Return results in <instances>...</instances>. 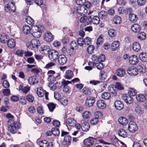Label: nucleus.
<instances>
[{"instance_id": "f257e3e1", "label": "nucleus", "mask_w": 147, "mask_h": 147, "mask_svg": "<svg viewBox=\"0 0 147 147\" xmlns=\"http://www.w3.org/2000/svg\"><path fill=\"white\" fill-rule=\"evenodd\" d=\"M6 117L9 119L7 122L8 131L12 134L16 133L17 130L20 128V123L17 121H14L13 120L14 116L10 113L7 114Z\"/></svg>"}, {"instance_id": "a19ab883", "label": "nucleus", "mask_w": 147, "mask_h": 147, "mask_svg": "<svg viewBox=\"0 0 147 147\" xmlns=\"http://www.w3.org/2000/svg\"><path fill=\"white\" fill-rule=\"evenodd\" d=\"M69 47L72 50L76 49H78V44L75 41H71L70 43Z\"/></svg>"}, {"instance_id": "0e129e2a", "label": "nucleus", "mask_w": 147, "mask_h": 147, "mask_svg": "<svg viewBox=\"0 0 147 147\" xmlns=\"http://www.w3.org/2000/svg\"><path fill=\"white\" fill-rule=\"evenodd\" d=\"M2 85L6 88H7L9 87L10 84L6 80H3Z\"/></svg>"}, {"instance_id": "c03bdc74", "label": "nucleus", "mask_w": 147, "mask_h": 147, "mask_svg": "<svg viewBox=\"0 0 147 147\" xmlns=\"http://www.w3.org/2000/svg\"><path fill=\"white\" fill-rule=\"evenodd\" d=\"M82 91L83 93L86 95H89L91 94L90 89L88 87H84Z\"/></svg>"}, {"instance_id": "e2e57ef3", "label": "nucleus", "mask_w": 147, "mask_h": 147, "mask_svg": "<svg viewBox=\"0 0 147 147\" xmlns=\"http://www.w3.org/2000/svg\"><path fill=\"white\" fill-rule=\"evenodd\" d=\"M105 59V55L101 54L98 57V61L101 62H103Z\"/></svg>"}, {"instance_id": "bb28decb", "label": "nucleus", "mask_w": 147, "mask_h": 147, "mask_svg": "<svg viewBox=\"0 0 147 147\" xmlns=\"http://www.w3.org/2000/svg\"><path fill=\"white\" fill-rule=\"evenodd\" d=\"M145 97V95L142 94H137L136 96L137 100L140 102H144L146 101Z\"/></svg>"}, {"instance_id": "4468645a", "label": "nucleus", "mask_w": 147, "mask_h": 147, "mask_svg": "<svg viewBox=\"0 0 147 147\" xmlns=\"http://www.w3.org/2000/svg\"><path fill=\"white\" fill-rule=\"evenodd\" d=\"M54 36L51 32H47L45 33L44 36V38L47 42H50L53 40Z\"/></svg>"}, {"instance_id": "473e14b6", "label": "nucleus", "mask_w": 147, "mask_h": 147, "mask_svg": "<svg viewBox=\"0 0 147 147\" xmlns=\"http://www.w3.org/2000/svg\"><path fill=\"white\" fill-rule=\"evenodd\" d=\"M45 91L42 88L39 87L37 89V93L39 97H42L44 96Z\"/></svg>"}, {"instance_id": "e433bc0d", "label": "nucleus", "mask_w": 147, "mask_h": 147, "mask_svg": "<svg viewBox=\"0 0 147 147\" xmlns=\"http://www.w3.org/2000/svg\"><path fill=\"white\" fill-rule=\"evenodd\" d=\"M119 43L118 41H114L111 44V49L112 51H115L119 46Z\"/></svg>"}, {"instance_id": "5701e85b", "label": "nucleus", "mask_w": 147, "mask_h": 147, "mask_svg": "<svg viewBox=\"0 0 147 147\" xmlns=\"http://www.w3.org/2000/svg\"><path fill=\"white\" fill-rule=\"evenodd\" d=\"M23 31L26 35L31 33V28H30L28 25H25L23 27Z\"/></svg>"}, {"instance_id": "774afa93", "label": "nucleus", "mask_w": 147, "mask_h": 147, "mask_svg": "<svg viewBox=\"0 0 147 147\" xmlns=\"http://www.w3.org/2000/svg\"><path fill=\"white\" fill-rule=\"evenodd\" d=\"M60 101L61 104L63 105H66L68 103V100L65 98H61L60 99Z\"/></svg>"}, {"instance_id": "4c0bfd02", "label": "nucleus", "mask_w": 147, "mask_h": 147, "mask_svg": "<svg viewBox=\"0 0 147 147\" xmlns=\"http://www.w3.org/2000/svg\"><path fill=\"white\" fill-rule=\"evenodd\" d=\"M67 122L69 126H74L76 125V121L73 118H69L67 120Z\"/></svg>"}, {"instance_id": "6ab92c4d", "label": "nucleus", "mask_w": 147, "mask_h": 147, "mask_svg": "<svg viewBox=\"0 0 147 147\" xmlns=\"http://www.w3.org/2000/svg\"><path fill=\"white\" fill-rule=\"evenodd\" d=\"M94 138L89 137V138L85 139L84 141V144L86 146H90L92 145L94 142Z\"/></svg>"}, {"instance_id": "de8ad7c7", "label": "nucleus", "mask_w": 147, "mask_h": 147, "mask_svg": "<svg viewBox=\"0 0 147 147\" xmlns=\"http://www.w3.org/2000/svg\"><path fill=\"white\" fill-rule=\"evenodd\" d=\"M53 134L55 136H58L60 134V131L59 129L56 127L52 128Z\"/></svg>"}, {"instance_id": "a211bd4d", "label": "nucleus", "mask_w": 147, "mask_h": 147, "mask_svg": "<svg viewBox=\"0 0 147 147\" xmlns=\"http://www.w3.org/2000/svg\"><path fill=\"white\" fill-rule=\"evenodd\" d=\"M71 82L67 80L63 82L64 85L63 86V90L64 92L67 93L70 90V88L67 85L69 84H71Z\"/></svg>"}, {"instance_id": "37998d69", "label": "nucleus", "mask_w": 147, "mask_h": 147, "mask_svg": "<svg viewBox=\"0 0 147 147\" xmlns=\"http://www.w3.org/2000/svg\"><path fill=\"white\" fill-rule=\"evenodd\" d=\"M108 34L110 37H114L116 36V32L115 29H111L109 30Z\"/></svg>"}, {"instance_id": "9d476101", "label": "nucleus", "mask_w": 147, "mask_h": 147, "mask_svg": "<svg viewBox=\"0 0 147 147\" xmlns=\"http://www.w3.org/2000/svg\"><path fill=\"white\" fill-rule=\"evenodd\" d=\"M95 101L94 97H89L86 99L85 104L87 107H91L93 105Z\"/></svg>"}, {"instance_id": "3c124183", "label": "nucleus", "mask_w": 147, "mask_h": 147, "mask_svg": "<svg viewBox=\"0 0 147 147\" xmlns=\"http://www.w3.org/2000/svg\"><path fill=\"white\" fill-rule=\"evenodd\" d=\"M94 115L95 116L94 118L98 119H101L103 116V115L102 112L99 111L95 112L94 113Z\"/></svg>"}, {"instance_id": "864d4df0", "label": "nucleus", "mask_w": 147, "mask_h": 147, "mask_svg": "<svg viewBox=\"0 0 147 147\" xmlns=\"http://www.w3.org/2000/svg\"><path fill=\"white\" fill-rule=\"evenodd\" d=\"M25 21L30 25L33 24L34 21L33 20L30 16H28L26 17L25 19Z\"/></svg>"}, {"instance_id": "680f3d73", "label": "nucleus", "mask_w": 147, "mask_h": 147, "mask_svg": "<svg viewBox=\"0 0 147 147\" xmlns=\"http://www.w3.org/2000/svg\"><path fill=\"white\" fill-rule=\"evenodd\" d=\"M26 98L30 102H32L34 100V97L31 94H28L26 96Z\"/></svg>"}, {"instance_id": "7c9ffc66", "label": "nucleus", "mask_w": 147, "mask_h": 147, "mask_svg": "<svg viewBox=\"0 0 147 147\" xmlns=\"http://www.w3.org/2000/svg\"><path fill=\"white\" fill-rule=\"evenodd\" d=\"M82 129L84 131H87L90 128L89 123L86 122H85L82 124Z\"/></svg>"}, {"instance_id": "603ef678", "label": "nucleus", "mask_w": 147, "mask_h": 147, "mask_svg": "<svg viewBox=\"0 0 147 147\" xmlns=\"http://www.w3.org/2000/svg\"><path fill=\"white\" fill-rule=\"evenodd\" d=\"M91 41H92L91 39L88 37H86L83 40L84 44L87 45H89L91 43Z\"/></svg>"}, {"instance_id": "393cba45", "label": "nucleus", "mask_w": 147, "mask_h": 147, "mask_svg": "<svg viewBox=\"0 0 147 147\" xmlns=\"http://www.w3.org/2000/svg\"><path fill=\"white\" fill-rule=\"evenodd\" d=\"M9 37L5 34H3L0 37V40L2 42L5 43L9 40Z\"/></svg>"}, {"instance_id": "8fccbe9b", "label": "nucleus", "mask_w": 147, "mask_h": 147, "mask_svg": "<svg viewBox=\"0 0 147 147\" xmlns=\"http://www.w3.org/2000/svg\"><path fill=\"white\" fill-rule=\"evenodd\" d=\"M128 93L129 94L130 96H134L136 95L137 94V91L134 89L129 88Z\"/></svg>"}, {"instance_id": "69168bd1", "label": "nucleus", "mask_w": 147, "mask_h": 147, "mask_svg": "<svg viewBox=\"0 0 147 147\" xmlns=\"http://www.w3.org/2000/svg\"><path fill=\"white\" fill-rule=\"evenodd\" d=\"M24 53V51L20 49L18 50L16 52V54L18 56L22 57Z\"/></svg>"}, {"instance_id": "ddd939ff", "label": "nucleus", "mask_w": 147, "mask_h": 147, "mask_svg": "<svg viewBox=\"0 0 147 147\" xmlns=\"http://www.w3.org/2000/svg\"><path fill=\"white\" fill-rule=\"evenodd\" d=\"M57 59L59 63L61 65H64L67 60V57L63 55H59Z\"/></svg>"}, {"instance_id": "4d7b16f0", "label": "nucleus", "mask_w": 147, "mask_h": 147, "mask_svg": "<svg viewBox=\"0 0 147 147\" xmlns=\"http://www.w3.org/2000/svg\"><path fill=\"white\" fill-rule=\"evenodd\" d=\"M94 49V47L93 45H90L87 48V51L89 53L92 54L93 52Z\"/></svg>"}, {"instance_id": "1a4fd4ad", "label": "nucleus", "mask_w": 147, "mask_h": 147, "mask_svg": "<svg viewBox=\"0 0 147 147\" xmlns=\"http://www.w3.org/2000/svg\"><path fill=\"white\" fill-rule=\"evenodd\" d=\"M127 73L131 76H135L137 74L138 71L137 68L134 67H128L127 70Z\"/></svg>"}, {"instance_id": "39448f33", "label": "nucleus", "mask_w": 147, "mask_h": 147, "mask_svg": "<svg viewBox=\"0 0 147 147\" xmlns=\"http://www.w3.org/2000/svg\"><path fill=\"white\" fill-rule=\"evenodd\" d=\"M58 52L54 50H51L50 53L48 54V56L50 59L51 61H54L57 59L59 56Z\"/></svg>"}, {"instance_id": "5fc2aeb1", "label": "nucleus", "mask_w": 147, "mask_h": 147, "mask_svg": "<svg viewBox=\"0 0 147 147\" xmlns=\"http://www.w3.org/2000/svg\"><path fill=\"white\" fill-rule=\"evenodd\" d=\"M95 65L97 69L99 70H101L104 67V64L100 62H98V63H96Z\"/></svg>"}, {"instance_id": "0eeeda50", "label": "nucleus", "mask_w": 147, "mask_h": 147, "mask_svg": "<svg viewBox=\"0 0 147 147\" xmlns=\"http://www.w3.org/2000/svg\"><path fill=\"white\" fill-rule=\"evenodd\" d=\"M40 52L42 54H48L51 51L50 48L47 45H43L41 46L39 49Z\"/></svg>"}, {"instance_id": "9b49d317", "label": "nucleus", "mask_w": 147, "mask_h": 147, "mask_svg": "<svg viewBox=\"0 0 147 147\" xmlns=\"http://www.w3.org/2000/svg\"><path fill=\"white\" fill-rule=\"evenodd\" d=\"M129 62L133 65H136L139 62L138 57L135 55H132L129 58Z\"/></svg>"}, {"instance_id": "f704fd0d", "label": "nucleus", "mask_w": 147, "mask_h": 147, "mask_svg": "<svg viewBox=\"0 0 147 147\" xmlns=\"http://www.w3.org/2000/svg\"><path fill=\"white\" fill-rule=\"evenodd\" d=\"M15 7H13V6L11 7V5L9 3L5 5V9L6 12H10L11 11L14 12L15 11Z\"/></svg>"}, {"instance_id": "58836bf2", "label": "nucleus", "mask_w": 147, "mask_h": 147, "mask_svg": "<svg viewBox=\"0 0 147 147\" xmlns=\"http://www.w3.org/2000/svg\"><path fill=\"white\" fill-rule=\"evenodd\" d=\"M49 143L45 140H42L38 142L40 147H48Z\"/></svg>"}, {"instance_id": "f03ea898", "label": "nucleus", "mask_w": 147, "mask_h": 147, "mask_svg": "<svg viewBox=\"0 0 147 147\" xmlns=\"http://www.w3.org/2000/svg\"><path fill=\"white\" fill-rule=\"evenodd\" d=\"M40 45L39 40L36 39L32 40L30 41L29 45L27 46L28 48L29 49L32 50H36Z\"/></svg>"}, {"instance_id": "72a5a7b5", "label": "nucleus", "mask_w": 147, "mask_h": 147, "mask_svg": "<svg viewBox=\"0 0 147 147\" xmlns=\"http://www.w3.org/2000/svg\"><path fill=\"white\" fill-rule=\"evenodd\" d=\"M107 12L105 11H101L98 13V16L101 19L105 20L107 18Z\"/></svg>"}, {"instance_id": "4be33fe9", "label": "nucleus", "mask_w": 147, "mask_h": 147, "mask_svg": "<svg viewBox=\"0 0 147 147\" xmlns=\"http://www.w3.org/2000/svg\"><path fill=\"white\" fill-rule=\"evenodd\" d=\"M138 19V16L133 13L130 14L129 16V20L131 22H136Z\"/></svg>"}, {"instance_id": "79ce46f5", "label": "nucleus", "mask_w": 147, "mask_h": 147, "mask_svg": "<svg viewBox=\"0 0 147 147\" xmlns=\"http://www.w3.org/2000/svg\"><path fill=\"white\" fill-rule=\"evenodd\" d=\"M92 23H93L94 24H98L100 22V18L99 16H92Z\"/></svg>"}, {"instance_id": "b1692460", "label": "nucleus", "mask_w": 147, "mask_h": 147, "mask_svg": "<svg viewBox=\"0 0 147 147\" xmlns=\"http://www.w3.org/2000/svg\"><path fill=\"white\" fill-rule=\"evenodd\" d=\"M118 135L123 138H125L127 136V134L125 130L123 129H119L117 131Z\"/></svg>"}, {"instance_id": "dca6fc26", "label": "nucleus", "mask_w": 147, "mask_h": 147, "mask_svg": "<svg viewBox=\"0 0 147 147\" xmlns=\"http://www.w3.org/2000/svg\"><path fill=\"white\" fill-rule=\"evenodd\" d=\"M72 140V138L70 136L68 137L64 138L63 141L62 143V145L65 146H68L70 144Z\"/></svg>"}, {"instance_id": "7ed1b4c3", "label": "nucleus", "mask_w": 147, "mask_h": 147, "mask_svg": "<svg viewBox=\"0 0 147 147\" xmlns=\"http://www.w3.org/2000/svg\"><path fill=\"white\" fill-rule=\"evenodd\" d=\"M128 130L131 133H134L138 129V127L136 123L133 121H131L128 124Z\"/></svg>"}, {"instance_id": "cd10ccee", "label": "nucleus", "mask_w": 147, "mask_h": 147, "mask_svg": "<svg viewBox=\"0 0 147 147\" xmlns=\"http://www.w3.org/2000/svg\"><path fill=\"white\" fill-rule=\"evenodd\" d=\"M73 72L70 70H67L66 71L64 77L66 79H71L73 76Z\"/></svg>"}, {"instance_id": "13d9d810", "label": "nucleus", "mask_w": 147, "mask_h": 147, "mask_svg": "<svg viewBox=\"0 0 147 147\" xmlns=\"http://www.w3.org/2000/svg\"><path fill=\"white\" fill-rule=\"evenodd\" d=\"M47 106L49 111L52 112L55 107V105L53 103H49L47 105Z\"/></svg>"}, {"instance_id": "49530a36", "label": "nucleus", "mask_w": 147, "mask_h": 147, "mask_svg": "<svg viewBox=\"0 0 147 147\" xmlns=\"http://www.w3.org/2000/svg\"><path fill=\"white\" fill-rule=\"evenodd\" d=\"M113 21L115 24H119L121 22V18L119 16H116L113 19Z\"/></svg>"}, {"instance_id": "2f4dec72", "label": "nucleus", "mask_w": 147, "mask_h": 147, "mask_svg": "<svg viewBox=\"0 0 147 147\" xmlns=\"http://www.w3.org/2000/svg\"><path fill=\"white\" fill-rule=\"evenodd\" d=\"M118 121L120 124L123 125H126L128 122L127 119L123 117H120L118 119Z\"/></svg>"}, {"instance_id": "412c9836", "label": "nucleus", "mask_w": 147, "mask_h": 147, "mask_svg": "<svg viewBox=\"0 0 147 147\" xmlns=\"http://www.w3.org/2000/svg\"><path fill=\"white\" fill-rule=\"evenodd\" d=\"M28 81L30 84L33 85L35 83H38V79L35 76H31L29 78Z\"/></svg>"}, {"instance_id": "c756f323", "label": "nucleus", "mask_w": 147, "mask_h": 147, "mask_svg": "<svg viewBox=\"0 0 147 147\" xmlns=\"http://www.w3.org/2000/svg\"><path fill=\"white\" fill-rule=\"evenodd\" d=\"M7 43L8 47L11 49L14 48L16 46L15 41L13 39H9Z\"/></svg>"}, {"instance_id": "09e8293b", "label": "nucleus", "mask_w": 147, "mask_h": 147, "mask_svg": "<svg viewBox=\"0 0 147 147\" xmlns=\"http://www.w3.org/2000/svg\"><path fill=\"white\" fill-rule=\"evenodd\" d=\"M102 98L105 100H108L111 97V94L108 92H104L102 94Z\"/></svg>"}, {"instance_id": "a18cd8bd", "label": "nucleus", "mask_w": 147, "mask_h": 147, "mask_svg": "<svg viewBox=\"0 0 147 147\" xmlns=\"http://www.w3.org/2000/svg\"><path fill=\"white\" fill-rule=\"evenodd\" d=\"M146 35L144 32H140L138 34V38L140 40H144L146 38Z\"/></svg>"}, {"instance_id": "2eb2a0df", "label": "nucleus", "mask_w": 147, "mask_h": 147, "mask_svg": "<svg viewBox=\"0 0 147 147\" xmlns=\"http://www.w3.org/2000/svg\"><path fill=\"white\" fill-rule=\"evenodd\" d=\"M122 98L127 104H131L133 102V98L128 94H125L123 95Z\"/></svg>"}, {"instance_id": "20e7f679", "label": "nucleus", "mask_w": 147, "mask_h": 147, "mask_svg": "<svg viewBox=\"0 0 147 147\" xmlns=\"http://www.w3.org/2000/svg\"><path fill=\"white\" fill-rule=\"evenodd\" d=\"M48 78L49 81L50 82L49 84L51 83L52 84V82H54L57 80H58L61 78L60 75L59 73H56V75L52 74H49Z\"/></svg>"}, {"instance_id": "c85d7f7f", "label": "nucleus", "mask_w": 147, "mask_h": 147, "mask_svg": "<svg viewBox=\"0 0 147 147\" xmlns=\"http://www.w3.org/2000/svg\"><path fill=\"white\" fill-rule=\"evenodd\" d=\"M96 105L98 108L104 109L106 107V104L103 100H99L97 101Z\"/></svg>"}, {"instance_id": "338daca9", "label": "nucleus", "mask_w": 147, "mask_h": 147, "mask_svg": "<svg viewBox=\"0 0 147 147\" xmlns=\"http://www.w3.org/2000/svg\"><path fill=\"white\" fill-rule=\"evenodd\" d=\"M76 3L79 5L84 6L86 2V0H76Z\"/></svg>"}, {"instance_id": "c9c22d12", "label": "nucleus", "mask_w": 147, "mask_h": 147, "mask_svg": "<svg viewBox=\"0 0 147 147\" xmlns=\"http://www.w3.org/2000/svg\"><path fill=\"white\" fill-rule=\"evenodd\" d=\"M139 58L141 61L144 62L147 61V53L142 52L139 55Z\"/></svg>"}, {"instance_id": "6e6552de", "label": "nucleus", "mask_w": 147, "mask_h": 147, "mask_svg": "<svg viewBox=\"0 0 147 147\" xmlns=\"http://www.w3.org/2000/svg\"><path fill=\"white\" fill-rule=\"evenodd\" d=\"M77 12L81 16H84L87 12V10L84 6H80L77 7Z\"/></svg>"}, {"instance_id": "bf43d9fd", "label": "nucleus", "mask_w": 147, "mask_h": 147, "mask_svg": "<svg viewBox=\"0 0 147 147\" xmlns=\"http://www.w3.org/2000/svg\"><path fill=\"white\" fill-rule=\"evenodd\" d=\"M115 87L117 89L121 90L124 89V87L121 83L117 82L115 83Z\"/></svg>"}, {"instance_id": "a878e982", "label": "nucleus", "mask_w": 147, "mask_h": 147, "mask_svg": "<svg viewBox=\"0 0 147 147\" xmlns=\"http://www.w3.org/2000/svg\"><path fill=\"white\" fill-rule=\"evenodd\" d=\"M132 48L134 51L138 52L140 49L141 46L138 42H135L132 44Z\"/></svg>"}, {"instance_id": "ea45409f", "label": "nucleus", "mask_w": 147, "mask_h": 147, "mask_svg": "<svg viewBox=\"0 0 147 147\" xmlns=\"http://www.w3.org/2000/svg\"><path fill=\"white\" fill-rule=\"evenodd\" d=\"M41 28H42L41 26L40 28L37 25L33 26L31 27V31L33 32V33L38 32V31H42L43 30Z\"/></svg>"}, {"instance_id": "aec40b11", "label": "nucleus", "mask_w": 147, "mask_h": 147, "mask_svg": "<svg viewBox=\"0 0 147 147\" xmlns=\"http://www.w3.org/2000/svg\"><path fill=\"white\" fill-rule=\"evenodd\" d=\"M131 29L134 32L137 33L140 32L141 28L139 24H134L131 26Z\"/></svg>"}, {"instance_id": "423d86ee", "label": "nucleus", "mask_w": 147, "mask_h": 147, "mask_svg": "<svg viewBox=\"0 0 147 147\" xmlns=\"http://www.w3.org/2000/svg\"><path fill=\"white\" fill-rule=\"evenodd\" d=\"M92 15L88 16H84L80 18V21L81 23H86L87 24H88L92 23Z\"/></svg>"}, {"instance_id": "f3484780", "label": "nucleus", "mask_w": 147, "mask_h": 147, "mask_svg": "<svg viewBox=\"0 0 147 147\" xmlns=\"http://www.w3.org/2000/svg\"><path fill=\"white\" fill-rule=\"evenodd\" d=\"M115 74L119 77H123L124 76L125 74V70L122 68H119L116 71Z\"/></svg>"}, {"instance_id": "6e6d98bb", "label": "nucleus", "mask_w": 147, "mask_h": 147, "mask_svg": "<svg viewBox=\"0 0 147 147\" xmlns=\"http://www.w3.org/2000/svg\"><path fill=\"white\" fill-rule=\"evenodd\" d=\"M65 79H63L62 80V81L61 82H57L56 83V85L57 88L59 89H60L62 86H63L64 84H63V82H65V81H66Z\"/></svg>"}, {"instance_id": "f8f14e48", "label": "nucleus", "mask_w": 147, "mask_h": 147, "mask_svg": "<svg viewBox=\"0 0 147 147\" xmlns=\"http://www.w3.org/2000/svg\"><path fill=\"white\" fill-rule=\"evenodd\" d=\"M115 108L118 110H121L124 108V104L123 102L119 100H116L114 102Z\"/></svg>"}, {"instance_id": "052dcab7", "label": "nucleus", "mask_w": 147, "mask_h": 147, "mask_svg": "<svg viewBox=\"0 0 147 147\" xmlns=\"http://www.w3.org/2000/svg\"><path fill=\"white\" fill-rule=\"evenodd\" d=\"M3 93L5 96H8L10 94V91L9 89L6 88L3 90Z\"/></svg>"}]
</instances>
